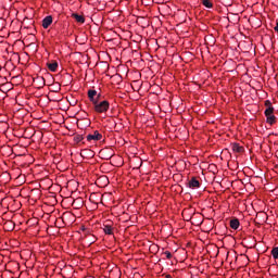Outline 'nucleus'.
I'll return each instance as SVG.
<instances>
[{
	"mask_svg": "<svg viewBox=\"0 0 278 278\" xmlns=\"http://www.w3.org/2000/svg\"><path fill=\"white\" fill-rule=\"evenodd\" d=\"M244 148H242L239 143H232V151L235 153H242Z\"/></svg>",
	"mask_w": 278,
	"mask_h": 278,
	"instance_id": "10",
	"label": "nucleus"
},
{
	"mask_svg": "<svg viewBox=\"0 0 278 278\" xmlns=\"http://www.w3.org/2000/svg\"><path fill=\"white\" fill-rule=\"evenodd\" d=\"M103 231L106 236H114V227H112V222H106L103 225Z\"/></svg>",
	"mask_w": 278,
	"mask_h": 278,
	"instance_id": "4",
	"label": "nucleus"
},
{
	"mask_svg": "<svg viewBox=\"0 0 278 278\" xmlns=\"http://www.w3.org/2000/svg\"><path fill=\"white\" fill-rule=\"evenodd\" d=\"M189 188H191L192 190H195L197 188H201V182L199 181V179H197V177H192L189 180Z\"/></svg>",
	"mask_w": 278,
	"mask_h": 278,
	"instance_id": "6",
	"label": "nucleus"
},
{
	"mask_svg": "<svg viewBox=\"0 0 278 278\" xmlns=\"http://www.w3.org/2000/svg\"><path fill=\"white\" fill-rule=\"evenodd\" d=\"M47 66L49 71H51V73H55L58 71V63L55 61L52 63H48Z\"/></svg>",
	"mask_w": 278,
	"mask_h": 278,
	"instance_id": "9",
	"label": "nucleus"
},
{
	"mask_svg": "<svg viewBox=\"0 0 278 278\" xmlns=\"http://www.w3.org/2000/svg\"><path fill=\"white\" fill-rule=\"evenodd\" d=\"M87 97H88L89 101L93 104L96 101H98L97 99H94L97 97V90L89 89L87 92Z\"/></svg>",
	"mask_w": 278,
	"mask_h": 278,
	"instance_id": "7",
	"label": "nucleus"
},
{
	"mask_svg": "<svg viewBox=\"0 0 278 278\" xmlns=\"http://www.w3.org/2000/svg\"><path fill=\"white\" fill-rule=\"evenodd\" d=\"M72 18H75L76 23H86V17H84V15H79L77 13H73L72 14Z\"/></svg>",
	"mask_w": 278,
	"mask_h": 278,
	"instance_id": "8",
	"label": "nucleus"
},
{
	"mask_svg": "<svg viewBox=\"0 0 278 278\" xmlns=\"http://www.w3.org/2000/svg\"><path fill=\"white\" fill-rule=\"evenodd\" d=\"M166 277H167V278H170V275H167Z\"/></svg>",
	"mask_w": 278,
	"mask_h": 278,
	"instance_id": "16",
	"label": "nucleus"
},
{
	"mask_svg": "<svg viewBox=\"0 0 278 278\" xmlns=\"http://www.w3.org/2000/svg\"><path fill=\"white\" fill-rule=\"evenodd\" d=\"M53 24V16L48 15L42 20V27L43 29H49L51 25Z\"/></svg>",
	"mask_w": 278,
	"mask_h": 278,
	"instance_id": "5",
	"label": "nucleus"
},
{
	"mask_svg": "<svg viewBox=\"0 0 278 278\" xmlns=\"http://www.w3.org/2000/svg\"><path fill=\"white\" fill-rule=\"evenodd\" d=\"M202 5H204V8H208V9L214 8V3L212 2V0H202Z\"/></svg>",
	"mask_w": 278,
	"mask_h": 278,
	"instance_id": "12",
	"label": "nucleus"
},
{
	"mask_svg": "<svg viewBox=\"0 0 278 278\" xmlns=\"http://www.w3.org/2000/svg\"><path fill=\"white\" fill-rule=\"evenodd\" d=\"M103 140V134L99 130H94L92 134L87 135V142H99Z\"/></svg>",
	"mask_w": 278,
	"mask_h": 278,
	"instance_id": "3",
	"label": "nucleus"
},
{
	"mask_svg": "<svg viewBox=\"0 0 278 278\" xmlns=\"http://www.w3.org/2000/svg\"><path fill=\"white\" fill-rule=\"evenodd\" d=\"M275 31L278 33V22L276 23V26L274 27Z\"/></svg>",
	"mask_w": 278,
	"mask_h": 278,
	"instance_id": "15",
	"label": "nucleus"
},
{
	"mask_svg": "<svg viewBox=\"0 0 278 278\" xmlns=\"http://www.w3.org/2000/svg\"><path fill=\"white\" fill-rule=\"evenodd\" d=\"M230 227L235 230L238 229L240 227V220L238 218L231 219Z\"/></svg>",
	"mask_w": 278,
	"mask_h": 278,
	"instance_id": "11",
	"label": "nucleus"
},
{
	"mask_svg": "<svg viewBox=\"0 0 278 278\" xmlns=\"http://www.w3.org/2000/svg\"><path fill=\"white\" fill-rule=\"evenodd\" d=\"M93 110L97 114H105L110 110V101L103 100L99 102L96 100L93 103Z\"/></svg>",
	"mask_w": 278,
	"mask_h": 278,
	"instance_id": "2",
	"label": "nucleus"
},
{
	"mask_svg": "<svg viewBox=\"0 0 278 278\" xmlns=\"http://www.w3.org/2000/svg\"><path fill=\"white\" fill-rule=\"evenodd\" d=\"M164 255L167 260H172L173 258V254L169 251H165Z\"/></svg>",
	"mask_w": 278,
	"mask_h": 278,
	"instance_id": "14",
	"label": "nucleus"
},
{
	"mask_svg": "<svg viewBox=\"0 0 278 278\" xmlns=\"http://www.w3.org/2000/svg\"><path fill=\"white\" fill-rule=\"evenodd\" d=\"M264 105L266 108L264 112L266 117V123L268 125H275V123H277V117L275 116V106H273V102H270V100H266L264 102Z\"/></svg>",
	"mask_w": 278,
	"mask_h": 278,
	"instance_id": "1",
	"label": "nucleus"
},
{
	"mask_svg": "<svg viewBox=\"0 0 278 278\" xmlns=\"http://www.w3.org/2000/svg\"><path fill=\"white\" fill-rule=\"evenodd\" d=\"M271 255H273L274 260H278V247L273 248Z\"/></svg>",
	"mask_w": 278,
	"mask_h": 278,
	"instance_id": "13",
	"label": "nucleus"
}]
</instances>
